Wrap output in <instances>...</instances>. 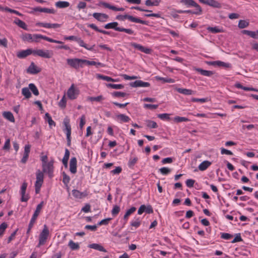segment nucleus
Returning a JSON list of instances; mask_svg holds the SVG:
<instances>
[{"instance_id":"obj_1","label":"nucleus","mask_w":258,"mask_h":258,"mask_svg":"<svg viewBox=\"0 0 258 258\" xmlns=\"http://www.w3.org/2000/svg\"><path fill=\"white\" fill-rule=\"evenodd\" d=\"M116 19L120 21H124L125 19H128L129 21L132 22L139 23L144 25L148 24V21L142 20L138 18H136L132 16L128 15L127 14L124 15H118L116 16Z\"/></svg>"},{"instance_id":"obj_2","label":"nucleus","mask_w":258,"mask_h":258,"mask_svg":"<svg viewBox=\"0 0 258 258\" xmlns=\"http://www.w3.org/2000/svg\"><path fill=\"white\" fill-rule=\"evenodd\" d=\"M49 232L48 229L46 225H44V228L40 233L39 236V243L37 247H40L41 245H44L49 236Z\"/></svg>"},{"instance_id":"obj_3","label":"nucleus","mask_w":258,"mask_h":258,"mask_svg":"<svg viewBox=\"0 0 258 258\" xmlns=\"http://www.w3.org/2000/svg\"><path fill=\"white\" fill-rule=\"evenodd\" d=\"M63 124L65 126V129H64L63 131H66L67 145L70 146L71 144V127L70 124V119L67 117L63 119Z\"/></svg>"},{"instance_id":"obj_4","label":"nucleus","mask_w":258,"mask_h":258,"mask_svg":"<svg viewBox=\"0 0 258 258\" xmlns=\"http://www.w3.org/2000/svg\"><path fill=\"white\" fill-rule=\"evenodd\" d=\"M53 161H51L47 164H42V171L47 173L49 178L53 176Z\"/></svg>"},{"instance_id":"obj_5","label":"nucleus","mask_w":258,"mask_h":258,"mask_svg":"<svg viewBox=\"0 0 258 258\" xmlns=\"http://www.w3.org/2000/svg\"><path fill=\"white\" fill-rule=\"evenodd\" d=\"M180 3L188 7L191 6L195 7L196 10H198V12L195 13L196 15H201L202 13L201 7L194 0H181Z\"/></svg>"},{"instance_id":"obj_6","label":"nucleus","mask_w":258,"mask_h":258,"mask_svg":"<svg viewBox=\"0 0 258 258\" xmlns=\"http://www.w3.org/2000/svg\"><path fill=\"white\" fill-rule=\"evenodd\" d=\"M33 54L37 55L43 58H50L52 55V52L49 50L37 49L33 50Z\"/></svg>"},{"instance_id":"obj_7","label":"nucleus","mask_w":258,"mask_h":258,"mask_svg":"<svg viewBox=\"0 0 258 258\" xmlns=\"http://www.w3.org/2000/svg\"><path fill=\"white\" fill-rule=\"evenodd\" d=\"M67 63L71 67L78 69L80 67L82 68V59L80 58H68Z\"/></svg>"},{"instance_id":"obj_8","label":"nucleus","mask_w":258,"mask_h":258,"mask_svg":"<svg viewBox=\"0 0 258 258\" xmlns=\"http://www.w3.org/2000/svg\"><path fill=\"white\" fill-rule=\"evenodd\" d=\"M39 36H43V35H41V34H34L32 35L31 34L25 33L22 35L21 38H22V40L25 41H29V42H33V41L38 42V39H39V38L41 39V37H38Z\"/></svg>"},{"instance_id":"obj_9","label":"nucleus","mask_w":258,"mask_h":258,"mask_svg":"<svg viewBox=\"0 0 258 258\" xmlns=\"http://www.w3.org/2000/svg\"><path fill=\"white\" fill-rule=\"evenodd\" d=\"M79 94V90L75 87L74 84H72L67 92L68 98L71 100H74L77 98Z\"/></svg>"},{"instance_id":"obj_10","label":"nucleus","mask_w":258,"mask_h":258,"mask_svg":"<svg viewBox=\"0 0 258 258\" xmlns=\"http://www.w3.org/2000/svg\"><path fill=\"white\" fill-rule=\"evenodd\" d=\"M199 1L203 4L209 6L213 8L221 9L222 4L216 0H199Z\"/></svg>"},{"instance_id":"obj_11","label":"nucleus","mask_w":258,"mask_h":258,"mask_svg":"<svg viewBox=\"0 0 258 258\" xmlns=\"http://www.w3.org/2000/svg\"><path fill=\"white\" fill-rule=\"evenodd\" d=\"M27 185V183L26 182H24L22 184L20 191L21 195V201L22 202H27L29 199V195H26Z\"/></svg>"},{"instance_id":"obj_12","label":"nucleus","mask_w":258,"mask_h":258,"mask_svg":"<svg viewBox=\"0 0 258 258\" xmlns=\"http://www.w3.org/2000/svg\"><path fill=\"white\" fill-rule=\"evenodd\" d=\"M44 202L42 201L37 206L36 209L33 214V215L30 220V223L34 224L35 221L39 214V213L43 206Z\"/></svg>"},{"instance_id":"obj_13","label":"nucleus","mask_w":258,"mask_h":258,"mask_svg":"<svg viewBox=\"0 0 258 258\" xmlns=\"http://www.w3.org/2000/svg\"><path fill=\"white\" fill-rule=\"evenodd\" d=\"M130 85L132 87H148L150 86V84L141 80H136L135 82H131Z\"/></svg>"},{"instance_id":"obj_14","label":"nucleus","mask_w":258,"mask_h":258,"mask_svg":"<svg viewBox=\"0 0 258 258\" xmlns=\"http://www.w3.org/2000/svg\"><path fill=\"white\" fill-rule=\"evenodd\" d=\"M131 45L133 46L134 48L138 49L141 52H144L146 54H150L152 52V49L150 48H148L147 47H145L144 46L136 43H132Z\"/></svg>"},{"instance_id":"obj_15","label":"nucleus","mask_w":258,"mask_h":258,"mask_svg":"<svg viewBox=\"0 0 258 258\" xmlns=\"http://www.w3.org/2000/svg\"><path fill=\"white\" fill-rule=\"evenodd\" d=\"M30 148L31 146L29 144L25 146L23 157L21 161V162L23 164L26 163L28 159L29 155L30 152Z\"/></svg>"},{"instance_id":"obj_16","label":"nucleus","mask_w":258,"mask_h":258,"mask_svg":"<svg viewBox=\"0 0 258 258\" xmlns=\"http://www.w3.org/2000/svg\"><path fill=\"white\" fill-rule=\"evenodd\" d=\"M93 17L100 22H105L108 18V16L105 14L94 13L93 14Z\"/></svg>"},{"instance_id":"obj_17","label":"nucleus","mask_w":258,"mask_h":258,"mask_svg":"<svg viewBox=\"0 0 258 258\" xmlns=\"http://www.w3.org/2000/svg\"><path fill=\"white\" fill-rule=\"evenodd\" d=\"M31 54H33V50L27 49L18 52L17 56L19 58H24Z\"/></svg>"},{"instance_id":"obj_18","label":"nucleus","mask_w":258,"mask_h":258,"mask_svg":"<svg viewBox=\"0 0 258 258\" xmlns=\"http://www.w3.org/2000/svg\"><path fill=\"white\" fill-rule=\"evenodd\" d=\"M77 160L76 157H73L70 161V171L72 173L75 174L77 172Z\"/></svg>"},{"instance_id":"obj_19","label":"nucleus","mask_w":258,"mask_h":258,"mask_svg":"<svg viewBox=\"0 0 258 258\" xmlns=\"http://www.w3.org/2000/svg\"><path fill=\"white\" fill-rule=\"evenodd\" d=\"M36 26L43 27L47 28H57L60 27L59 24H50L47 23L38 22L36 23Z\"/></svg>"},{"instance_id":"obj_20","label":"nucleus","mask_w":258,"mask_h":258,"mask_svg":"<svg viewBox=\"0 0 258 258\" xmlns=\"http://www.w3.org/2000/svg\"><path fill=\"white\" fill-rule=\"evenodd\" d=\"M72 195L75 198L82 199L83 198L87 197L88 194L86 191H85L84 192H81L78 190L73 189L72 190Z\"/></svg>"},{"instance_id":"obj_21","label":"nucleus","mask_w":258,"mask_h":258,"mask_svg":"<svg viewBox=\"0 0 258 258\" xmlns=\"http://www.w3.org/2000/svg\"><path fill=\"white\" fill-rule=\"evenodd\" d=\"M41 71L40 69H38L33 62L31 63V64L27 69V72L31 74H36Z\"/></svg>"},{"instance_id":"obj_22","label":"nucleus","mask_w":258,"mask_h":258,"mask_svg":"<svg viewBox=\"0 0 258 258\" xmlns=\"http://www.w3.org/2000/svg\"><path fill=\"white\" fill-rule=\"evenodd\" d=\"M43 172L38 170L36 172V180L35 184H42L43 182L44 174Z\"/></svg>"},{"instance_id":"obj_23","label":"nucleus","mask_w":258,"mask_h":258,"mask_svg":"<svg viewBox=\"0 0 258 258\" xmlns=\"http://www.w3.org/2000/svg\"><path fill=\"white\" fill-rule=\"evenodd\" d=\"M194 70L204 76L211 77L214 74L213 71H207L201 68H195Z\"/></svg>"},{"instance_id":"obj_24","label":"nucleus","mask_w":258,"mask_h":258,"mask_svg":"<svg viewBox=\"0 0 258 258\" xmlns=\"http://www.w3.org/2000/svg\"><path fill=\"white\" fill-rule=\"evenodd\" d=\"M33 10L35 12H44L49 14H54L55 13V11L54 9L36 7L33 9Z\"/></svg>"},{"instance_id":"obj_25","label":"nucleus","mask_w":258,"mask_h":258,"mask_svg":"<svg viewBox=\"0 0 258 258\" xmlns=\"http://www.w3.org/2000/svg\"><path fill=\"white\" fill-rule=\"evenodd\" d=\"M118 24L116 22H113L111 23H108L106 24L104 27L105 29H113L115 30V31H119V29L120 27H117Z\"/></svg>"},{"instance_id":"obj_26","label":"nucleus","mask_w":258,"mask_h":258,"mask_svg":"<svg viewBox=\"0 0 258 258\" xmlns=\"http://www.w3.org/2000/svg\"><path fill=\"white\" fill-rule=\"evenodd\" d=\"M88 247L90 248H93L100 251L106 252V250L100 244L98 243H92L89 244Z\"/></svg>"},{"instance_id":"obj_27","label":"nucleus","mask_w":258,"mask_h":258,"mask_svg":"<svg viewBox=\"0 0 258 258\" xmlns=\"http://www.w3.org/2000/svg\"><path fill=\"white\" fill-rule=\"evenodd\" d=\"M211 164L212 163L210 161L207 160L204 161L199 165V169L201 171H204L206 170Z\"/></svg>"},{"instance_id":"obj_28","label":"nucleus","mask_w":258,"mask_h":258,"mask_svg":"<svg viewBox=\"0 0 258 258\" xmlns=\"http://www.w3.org/2000/svg\"><path fill=\"white\" fill-rule=\"evenodd\" d=\"M241 32L242 34L247 35L252 38L258 39V36L257 35L258 34L256 32V31H252L247 30H243L241 31Z\"/></svg>"},{"instance_id":"obj_29","label":"nucleus","mask_w":258,"mask_h":258,"mask_svg":"<svg viewBox=\"0 0 258 258\" xmlns=\"http://www.w3.org/2000/svg\"><path fill=\"white\" fill-rule=\"evenodd\" d=\"M82 63H86L88 65H90V66H96L97 67L98 66H100V67H104V64L101 63V62H96L95 61H90V60H86V59H82Z\"/></svg>"},{"instance_id":"obj_30","label":"nucleus","mask_w":258,"mask_h":258,"mask_svg":"<svg viewBox=\"0 0 258 258\" xmlns=\"http://www.w3.org/2000/svg\"><path fill=\"white\" fill-rule=\"evenodd\" d=\"M3 116L11 122H15V118L13 114L10 111H4L3 113Z\"/></svg>"},{"instance_id":"obj_31","label":"nucleus","mask_w":258,"mask_h":258,"mask_svg":"<svg viewBox=\"0 0 258 258\" xmlns=\"http://www.w3.org/2000/svg\"><path fill=\"white\" fill-rule=\"evenodd\" d=\"M76 41H77L78 43V44L80 45V46L83 47L85 48H86V49L89 50H93V47L95 46V45H93L91 47H88L87 46V44L85 43L84 41L82 39H81V38H79V37H77Z\"/></svg>"},{"instance_id":"obj_32","label":"nucleus","mask_w":258,"mask_h":258,"mask_svg":"<svg viewBox=\"0 0 258 258\" xmlns=\"http://www.w3.org/2000/svg\"><path fill=\"white\" fill-rule=\"evenodd\" d=\"M176 90L178 93L184 95H192L194 93V91L187 89L177 88L176 89Z\"/></svg>"},{"instance_id":"obj_33","label":"nucleus","mask_w":258,"mask_h":258,"mask_svg":"<svg viewBox=\"0 0 258 258\" xmlns=\"http://www.w3.org/2000/svg\"><path fill=\"white\" fill-rule=\"evenodd\" d=\"M161 2V0H146L145 5L147 6H158Z\"/></svg>"},{"instance_id":"obj_34","label":"nucleus","mask_w":258,"mask_h":258,"mask_svg":"<svg viewBox=\"0 0 258 258\" xmlns=\"http://www.w3.org/2000/svg\"><path fill=\"white\" fill-rule=\"evenodd\" d=\"M116 117L119 119L121 122H128L130 120V118L123 114H119L116 115Z\"/></svg>"},{"instance_id":"obj_35","label":"nucleus","mask_w":258,"mask_h":258,"mask_svg":"<svg viewBox=\"0 0 258 258\" xmlns=\"http://www.w3.org/2000/svg\"><path fill=\"white\" fill-rule=\"evenodd\" d=\"M55 6L59 8H65L70 6V3L65 1H58L56 3Z\"/></svg>"},{"instance_id":"obj_36","label":"nucleus","mask_w":258,"mask_h":258,"mask_svg":"<svg viewBox=\"0 0 258 258\" xmlns=\"http://www.w3.org/2000/svg\"><path fill=\"white\" fill-rule=\"evenodd\" d=\"M155 79L156 80H158V81H162L164 83H173L175 82L174 80L171 78H163V77H161L159 76H156Z\"/></svg>"},{"instance_id":"obj_37","label":"nucleus","mask_w":258,"mask_h":258,"mask_svg":"<svg viewBox=\"0 0 258 258\" xmlns=\"http://www.w3.org/2000/svg\"><path fill=\"white\" fill-rule=\"evenodd\" d=\"M207 30L212 33H218L223 32V30L222 28H219L218 27H208L207 28Z\"/></svg>"},{"instance_id":"obj_38","label":"nucleus","mask_w":258,"mask_h":258,"mask_svg":"<svg viewBox=\"0 0 258 258\" xmlns=\"http://www.w3.org/2000/svg\"><path fill=\"white\" fill-rule=\"evenodd\" d=\"M29 88L25 87L22 89V94L26 99H28L31 97V93Z\"/></svg>"},{"instance_id":"obj_39","label":"nucleus","mask_w":258,"mask_h":258,"mask_svg":"<svg viewBox=\"0 0 258 258\" xmlns=\"http://www.w3.org/2000/svg\"><path fill=\"white\" fill-rule=\"evenodd\" d=\"M100 5L103 6L105 8H108L114 11H118V8H117L114 6H111L108 3L105 2H100Z\"/></svg>"},{"instance_id":"obj_40","label":"nucleus","mask_w":258,"mask_h":258,"mask_svg":"<svg viewBox=\"0 0 258 258\" xmlns=\"http://www.w3.org/2000/svg\"><path fill=\"white\" fill-rule=\"evenodd\" d=\"M39 37H41V39H43L46 40L50 42H53V43H58V44H63V42L62 41L54 40L52 38H49L46 36H39Z\"/></svg>"},{"instance_id":"obj_41","label":"nucleus","mask_w":258,"mask_h":258,"mask_svg":"<svg viewBox=\"0 0 258 258\" xmlns=\"http://www.w3.org/2000/svg\"><path fill=\"white\" fill-rule=\"evenodd\" d=\"M29 88L35 96H38L39 94L38 89L35 84L31 83L29 85Z\"/></svg>"},{"instance_id":"obj_42","label":"nucleus","mask_w":258,"mask_h":258,"mask_svg":"<svg viewBox=\"0 0 258 258\" xmlns=\"http://www.w3.org/2000/svg\"><path fill=\"white\" fill-rule=\"evenodd\" d=\"M112 95L115 97H124L128 96L129 94L124 92L115 91L112 93Z\"/></svg>"},{"instance_id":"obj_43","label":"nucleus","mask_w":258,"mask_h":258,"mask_svg":"<svg viewBox=\"0 0 258 258\" xmlns=\"http://www.w3.org/2000/svg\"><path fill=\"white\" fill-rule=\"evenodd\" d=\"M249 22L246 20H240L238 23V27L240 29L246 28L249 26Z\"/></svg>"},{"instance_id":"obj_44","label":"nucleus","mask_w":258,"mask_h":258,"mask_svg":"<svg viewBox=\"0 0 258 258\" xmlns=\"http://www.w3.org/2000/svg\"><path fill=\"white\" fill-rule=\"evenodd\" d=\"M15 22L20 28H23V29L26 30H27V26L26 23L20 19H17L15 21Z\"/></svg>"},{"instance_id":"obj_45","label":"nucleus","mask_w":258,"mask_h":258,"mask_svg":"<svg viewBox=\"0 0 258 258\" xmlns=\"http://www.w3.org/2000/svg\"><path fill=\"white\" fill-rule=\"evenodd\" d=\"M146 122L147 126L150 128H156L158 127L157 124L154 121L147 120Z\"/></svg>"},{"instance_id":"obj_46","label":"nucleus","mask_w":258,"mask_h":258,"mask_svg":"<svg viewBox=\"0 0 258 258\" xmlns=\"http://www.w3.org/2000/svg\"><path fill=\"white\" fill-rule=\"evenodd\" d=\"M136 210V208L135 207H132L130 209L127 210L125 214L124 215L123 219L125 220L127 219L128 217L135 212Z\"/></svg>"},{"instance_id":"obj_47","label":"nucleus","mask_w":258,"mask_h":258,"mask_svg":"<svg viewBox=\"0 0 258 258\" xmlns=\"http://www.w3.org/2000/svg\"><path fill=\"white\" fill-rule=\"evenodd\" d=\"M97 78H98V79H102L103 80H105V81H108V82H115V80L111 78V77H108V76H103V75H100V74H97Z\"/></svg>"},{"instance_id":"obj_48","label":"nucleus","mask_w":258,"mask_h":258,"mask_svg":"<svg viewBox=\"0 0 258 258\" xmlns=\"http://www.w3.org/2000/svg\"><path fill=\"white\" fill-rule=\"evenodd\" d=\"M68 245L72 250H77L80 248L79 244L78 243L74 242L72 240L69 241Z\"/></svg>"},{"instance_id":"obj_49","label":"nucleus","mask_w":258,"mask_h":258,"mask_svg":"<svg viewBox=\"0 0 258 258\" xmlns=\"http://www.w3.org/2000/svg\"><path fill=\"white\" fill-rule=\"evenodd\" d=\"M62 182L66 186H68L70 181V177L64 172H62Z\"/></svg>"},{"instance_id":"obj_50","label":"nucleus","mask_w":258,"mask_h":258,"mask_svg":"<svg viewBox=\"0 0 258 258\" xmlns=\"http://www.w3.org/2000/svg\"><path fill=\"white\" fill-rule=\"evenodd\" d=\"M45 119L47 120L49 126H55V122L52 119L51 116L48 113H46L45 114Z\"/></svg>"},{"instance_id":"obj_51","label":"nucleus","mask_w":258,"mask_h":258,"mask_svg":"<svg viewBox=\"0 0 258 258\" xmlns=\"http://www.w3.org/2000/svg\"><path fill=\"white\" fill-rule=\"evenodd\" d=\"M106 86L114 89H121L124 87L122 84H107Z\"/></svg>"},{"instance_id":"obj_52","label":"nucleus","mask_w":258,"mask_h":258,"mask_svg":"<svg viewBox=\"0 0 258 258\" xmlns=\"http://www.w3.org/2000/svg\"><path fill=\"white\" fill-rule=\"evenodd\" d=\"M174 121L176 122H180L182 121H189V119L185 117H180L177 116L174 118Z\"/></svg>"},{"instance_id":"obj_53","label":"nucleus","mask_w":258,"mask_h":258,"mask_svg":"<svg viewBox=\"0 0 258 258\" xmlns=\"http://www.w3.org/2000/svg\"><path fill=\"white\" fill-rule=\"evenodd\" d=\"M67 100L66 96L64 95L58 103V105L61 108H64L66 107Z\"/></svg>"},{"instance_id":"obj_54","label":"nucleus","mask_w":258,"mask_h":258,"mask_svg":"<svg viewBox=\"0 0 258 258\" xmlns=\"http://www.w3.org/2000/svg\"><path fill=\"white\" fill-rule=\"evenodd\" d=\"M7 227H8V224L6 222H3V223H2L1 224V225H0V237H1L3 235L4 232H5L6 229L7 228Z\"/></svg>"},{"instance_id":"obj_55","label":"nucleus","mask_w":258,"mask_h":258,"mask_svg":"<svg viewBox=\"0 0 258 258\" xmlns=\"http://www.w3.org/2000/svg\"><path fill=\"white\" fill-rule=\"evenodd\" d=\"M217 66L218 67H222L226 68H229L231 67V65L229 63H226L220 60H218V64Z\"/></svg>"},{"instance_id":"obj_56","label":"nucleus","mask_w":258,"mask_h":258,"mask_svg":"<svg viewBox=\"0 0 258 258\" xmlns=\"http://www.w3.org/2000/svg\"><path fill=\"white\" fill-rule=\"evenodd\" d=\"M120 210V207L118 206H117V205L114 206L112 210V211H111L112 215L113 216H115L119 213Z\"/></svg>"},{"instance_id":"obj_57","label":"nucleus","mask_w":258,"mask_h":258,"mask_svg":"<svg viewBox=\"0 0 258 258\" xmlns=\"http://www.w3.org/2000/svg\"><path fill=\"white\" fill-rule=\"evenodd\" d=\"M119 29V32H124L127 34L132 35L134 34V31L131 29H126L120 27Z\"/></svg>"},{"instance_id":"obj_58","label":"nucleus","mask_w":258,"mask_h":258,"mask_svg":"<svg viewBox=\"0 0 258 258\" xmlns=\"http://www.w3.org/2000/svg\"><path fill=\"white\" fill-rule=\"evenodd\" d=\"M160 172L163 175H167L171 172V169L167 167H162L159 169Z\"/></svg>"},{"instance_id":"obj_59","label":"nucleus","mask_w":258,"mask_h":258,"mask_svg":"<svg viewBox=\"0 0 258 258\" xmlns=\"http://www.w3.org/2000/svg\"><path fill=\"white\" fill-rule=\"evenodd\" d=\"M158 117L160 118L161 119H166V120H170V118L169 117V114L167 113H162V114H159L158 115Z\"/></svg>"},{"instance_id":"obj_60","label":"nucleus","mask_w":258,"mask_h":258,"mask_svg":"<svg viewBox=\"0 0 258 258\" xmlns=\"http://www.w3.org/2000/svg\"><path fill=\"white\" fill-rule=\"evenodd\" d=\"M243 240L241 237L240 234L238 233L236 234L235 238L233 239V240L231 241L232 243H236L237 242H240L242 241Z\"/></svg>"},{"instance_id":"obj_61","label":"nucleus","mask_w":258,"mask_h":258,"mask_svg":"<svg viewBox=\"0 0 258 258\" xmlns=\"http://www.w3.org/2000/svg\"><path fill=\"white\" fill-rule=\"evenodd\" d=\"M89 99L91 101H97L99 102L103 99V97L102 95H100L97 97H91Z\"/></svg>"},{"instance_id":"obj_62","label":"nucleus","mask_w":258,"mask_h":258,"mask_svg":"<svg viewBox=\"0 0 258 258\" xmlns=\"http://www.w3.org/2000/svg\"><path fill=\"white\" fill-rule=\"evenodd\" d=\"M137 157H134L133 159H131L128 162V165L129 167H133L138 161Z\"/></svg>"},{"instance_id":"obj_63","label":"nucleus","mask_w":258,"mask_h":258,"mask_svg":"<svg viewBox=\"0 0 258 258\" xmlns=\"http://www.w3.org/2000/svg\"><path fill=\"white\" fill-rule=\"evenodd\" d=\"M233 237V235L227 233H222L221 237L222 239L228 240L231 239Z\"/></svg>"},{"instance_id":"obj_64","label":"nucleus","mask_w":258,"mask_h":258,"mask_svg":"<svg viewBox=\"0 0 258 258\" xmlns=\"http://www.w3.org/2000/svg\"><path fill=\"white\" fill-rule=\"evenodd\" d=\"M112 219L111 218H108L104 219L102 220L101 221H100L98 225H107L109 223V222Z\"/></svg>"}]
</instances>
